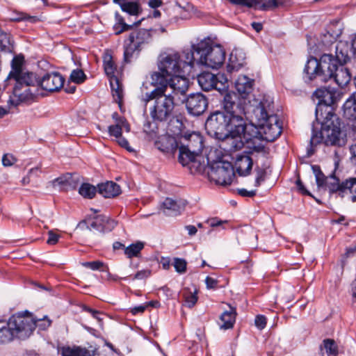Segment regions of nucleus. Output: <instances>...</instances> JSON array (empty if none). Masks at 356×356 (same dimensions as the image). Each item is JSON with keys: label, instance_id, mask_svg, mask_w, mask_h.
I'll list each match as a JSON object with an SVG mask.
<instances>
[{"label": "nucleus", "instance_id": "f257e3e1", "mask_svg": "<svg viewBox=\"0 0 356 356\" xmlns=\"http://www.w3.org/2000/svg\"><path fill=\"white\" fill-rule=\"evenodd\" d=\"M254 79L245 75H240L235 81V89L237 91L236 104L241 103L245 108V115H248L252 108V115L256 121L257 131L254 137L261 138L268 142L274 141L282 133L277 115L269 114L267 109L270 102L263 98L259 102L254 99L251 104L250 96L253 90Z\"/></svg>", "mask_w": 356, "mask_h": 356}, {"label": "nucleus", "instance_id": "f03ea898", "mask_svg": "<svg viewBox=\"0 0 356 356\" xmlns=\"http://www.w3.org/2000/svg\"><path fill=\"white\" fill-rule=\"evenodd\" d=\"M237 96L234 92H227L222 100V111L211 113L205 123L208 134L216 138L224 139L227 134L240 135L244 132L245 108L241 103L236 104Z\"/></svg>", "mask_w": 356, "mask_h": 356}, {"label": "nucleus", "instance_id": "7ed1b4c3", "mask_svg": "<svg viewBox=\"0 0 356 356\" xmlns=\"http://www.w3.org/2000/svg\"><path fill=\"white\" fill-rule=\"evenodd\" d=\"M321 124V127L319 131H316L314 128L312 129L310 138L311 149L308 150V154L312 155L314 153L312 148L321 143H324L326 145L343 146L346 143V135L341 131V122L336 115L322 119H316Z\"/></svg>", "mask_w": 356, "mask_h": 356}, {"label": "nucleus", "instance_id": "20e7f679", "mask_svg": "<svg viewBox=\"0 0 356 356\" xmlns=\"http://www.w3.org/2000/svg\"><path fill=\"white\" fill-rule=\"evenodd\" d=\"M159 70L167 75L191 74L194 68V55L189 49L181 54L175 51H168L160 54L158 60Z\"/></svg>", "mask_w": 356, "mask_h": 356}, {"label": "nucleus", "instance_id": "39448f33", "mask_svg": "<svg viewBox=\"0 0 356 356\" xmlns=\"http://www.w3.org/2000/svg\"><path fill=\"white\" fill-rule=\"evenodd\" d=\"M189 50L194 55V67L202 65L217 69L222 66L225 60L224 48L209 40H203L193 44Z\"/></svg>", "mask_w": 356, "mask_h": 356}, {"label": "nucleus", "instance_id": "423d86ee", "mask_svg": "<svg viewBox=\"0 0 356 356\" xmlns=\"http://www.w3.org/2000/svg\"><path fill=\"white\" fill-rule=\"evenodd\" d=\"M22 60L19 58H14L12 60V70L9 73L6 82L13 79L15 86L13 95L17 98L18 102H24L33 97L35 93L31 87L38 86L39 80L35 74L22 71Z\"/></svg>", "mask_w": 356, "mask_h": 356}, {"label": "nucleus", "instance_id": "0eeeda50", "mask_svg": "<svg viewBox=\"0 0 356 356\" xmlns=\"http://www.w3.org/2000/svg\"><path fill=\"white\" fill-rule=\"evenodd\" d=\"M175 99L172 93H163L160 89L146 92L143 97L146 104L151 102L149 115L154 121L158 122L167 121L173 115Z\"/></svg>", "mask_w": 356, "mask_h": 356}, {"label": "nucleus", "instance_id": "6e6552de", "mask_svg": "<svg viewBox=\"0 0 356 356\" xmlns=\"http://www.w3.org/2000/svg\"><path fill=\"white\" fill-rule=\"evenodd\" d=\"M316 182L319 189L327 191L330 193H339L343 196L349 193L353 202H356V178H350L341 183L334 175L325 176L318 165H312Z\"/></svg>", "mask_w": 356, "mask_h": 356}, {"label": "nucleus", "instance_id": "1a4fd4ad", "mask_svg": "<svg viewBox=\"0 0 356 356\" xmlns=\"http://www.w3.org/2000/svg\"><path fill=\"white\" fill-rule=\"evenodd\" d=\"M34 322L29 318H24L22 313L13 315L6 325L0 328V343L11 341L15 337L26 339L35 330Z\"/></svg>", "mask_w": 356, "mask_h": 356}, {"label": "nucleus", "instance_id": "9d476101", "mask_svg": "<svg viewBox=\"0 0 356 356\" xmlns=\"http://www.w3.org/2000/svg\"><path fill=\"white\" fill-rule=\"evenodd\" d=\"M184 138L188 140L186 145L179 147V161L183 165H190V168L196 167L197 170L202 171L205 166V162L201 163L200 154L203 148V138L199 134L193 132L186 135Z\"/></svg>", "mask_w": 356, "mask_h": 356}, {"label": "nucleus", "instance_id": "9b49d317", "mask_svg": "<svg viewBox=\"0 0 356 356\" xmlns=\"http://www.w3.org/2000/svg\"><path fill=\"white\" fill-rule=\"evenodd\" d=\"M314 95L318 99V103L316 108V118L322 119L333 116V105L341 98L340 92L333 88H321L316 90Z\"/></svg>", "mask_w": 356, "mask_h": 356}, {"label": "nucleus", "instance_id": "f8f14e48", "mask_svg": "<svg viewBox=\"0 0 356 356\" xmlns=\"http://www.w3.org/2000/svg\"><path fill=\"white\" fill-rule=\"evenodd\" d=\"M207 164L210 165L208 175L211 180L222 186L232 184L235 174L231 163L216 161L210 164L209 158H207Z\"/></svg>", "mask_w": 356, "mask_h": 356}, {"label": "nucleus", "instance_id": "ddd939ff", "mask_svg": "<svg viewBox=\"0 0 356 356\" xmlns=\"http://www.w3.org/2000/svg\"><path fill=\"white\" fill-rule=\"evenodd\" d=\"M331 60V54H323L320 60H317L314 57H309L305 65L304 72L305 77L309 81L318 79L321 82L325 80V76L326 70H330V67H332Z\"/></svg>", "mask_w": 356, "mask_h": 356}, {"label": "nucleus", "instance_id": "4468645a", "mask_svg": "<svg viewBox=\"0 0 356 356\" xmlns=\"http://www.w3.org/2000/svg\"><path fill=\"white\" fill-rule=\"evenodd\" d=\"M197 81L203 90L209 91L215 89L220 92L228 88V79L222 73L213 74L211 72H203L198 75Z\"/></svg>", "mask_w": 356, "mask_h": 356}, {"label": "nucleus", "instance_id": "2eb2a0df", "mask_svg": "<svg viewBox=\"0 0 356 356\" xmlns=\"http://www.w3.org/2000/svg\"><path fill=\"white\" fill-rule=\"evenodd\" d=\"M103 64L106 74L109 78L110 85L113 96L115 101H120L122 97V89L119 83V80L115 76L117 66L113 61L111 53L106 50L103 55Z\"/></svg>", "mask_w": 356, "mask_h": 356}, {"label": "nucleus", "instance_id": "dca6fc26", "mask_svg": "<svg viewBox=\"0 0 356 356\" xmlns=\"http://www.w3.org/2000/svg\"><path fill=\"white\" fill-rule=\"evenodd\" d=\"M332 67L326 70L325 80L323 82H327L333 79L334 82L341 88L346 86L351 80V74L348 69L343 64H337V61L331 55V60Z\"/></svg>", "mask_w": 356, "mask_h": 356}, {"label": "nucleus", "instance_id": "f3484780", "mask_svg": "<svg viewBox=\"0 0 356 356\" xmlns=\"http://www.w3.org/2000/svg\"><path fill=\"white\" fill-rule=\"evenodd\" d=\"M186 106L189 114L199 116L207 108L208 100L200 92L191 94L186 100Z\"/></svg>", "mask_w": 356, "mask_h": 356}, {"label": "nucleus", "instance_id": "a211bd4d", "mask_svg": "<svg viewBox=\"0 0 356 356\" xmlns=\"http://www.w3.org/2000/svg\"><path fill=\"white\" fill-rule=\"evenodd\" d=\"M190 74H178L170 75L169 78V90L168 93H172V96L175 99H180V96L184 95L188 88V79L185 75Z\"/></svg>", "mask_w": 356, "mask_h": 356}, {"label": "nucleus", "instance_id": "6ab92c4d", "mask_svg": "<svg viewBox=\"0 0 356 356\" xmlns=\"http://www.w3.org/2000/svg\"><path fill=\"white\" fill-rule=\"evenodd\" d=\"M64 81V78L58 73L46 74L39 80L38 86L44 90L54 92L63 86Z\"/></svg>", "mask_w": 356, "mask_h": 356}, {"label": "nucleus", "instance_id": "aec40b11", "mask_svg": "<svg viewBox=\"0 0 356 356\" xmlns=\"http://www.w3.org/2000/svg\"><path fill=\"white\" fill-rule=\"evenodd\" d=\"M252 168V160L248 154H238L235 161V169L240 176H247Z\"/></svg>", "mask_w": 356, "mask_h": 356}, {"label": "nucleus", "instance_id": "412c9836", "mask_svg": "<svg viewBox=\"0 0 356 356\" xmlns=\"http://www.w3.org/2000/svg\"><path fill=\"white\" fill-rule=\"evenodd\" d=\"M117 223L115 220L108 219L104 216H99L94 218L90 227L98 232H104L111 231Z\"/></svg>", "mask_w": 356, "mask_h": 356}, {"label": "nucleus", "instance_id": "4be33fe9", "mask_svg": "<svg viewBox=\"0 0 356 356\" xmlns=\"http://www.w3.org/2000/svg\"><path fill=\"white\" fill-rule=\"evenodd\" d=\"M98 192L106 198L118 196L121 193L120 186L113 181H106L98 184Z\"/></svg>", "mask_w": 356, "mask_h": 356}, {"label": "nucleus", "instance_id": "5701e85b", "mask_svg": "<svg viewBox=\"0 0 356 356\" xmlns=\"http://www.w3.org/2000/svg\"><path fill=\"white\" fill-rule=\"evenodd\" d=\"M170 76L167 75L162 72H155L151 76L152 84L154 86L155 89H160L163 93H168L169 90V78Z\"/></svg>", "mask_w": 356, "mask_h": 356}, {"label": "nucleus", "instance_id": "b1692460", "mask_svg": "<svg viewBox=\"0 0 356 356\" xmlns=\"http://www.w3.org/2000/svg\"><path fill=\"white\" fill-rule=\"evenodd\" d=\"M247 124H245V128L244 129V132L240 135H233L231 134H227V135L224 137V139H226L228 143L231 145V147L233 149L237 150L240 149L243 147L244 141L243 140H249L251 139V137L247 133Z\"/></svg>", "mask_w": 356, "mask_h": 356}, {"label": "nucleus", "instance_id": "393cba45", "mask_svg": "<svg viewBox=\"0 0 356 356\" xmlns=\"http://www.w3.org/2000/svg\"><path fill=\"white\" fill-rule=\"evenodd\" d=\"M244 63L245 57L243 53L236 49L233 50L229 57L227 70L230 72L237 71L244 65Z\"/></svg>", "mask_w": 356, "mask_h": 356}, {"label": "nucleus", "instance_id": "a878e982", "mask_svg": "<svg viewBox=\"0 0 356 356\" xmlns=\"http://www.w3.org/2000/svg\"><path fill=\"white\" fill-rule=\"evenodd\" d=\"M122 129L127 132L130 131V125L124 118H120L116 120V123L108 127V131L111 136L115 138V140L122 136Z\"/></svg>", "mask_w": 356, "mask_h": 356}, {"label": "nucleus", "instance_id": "bb28decb", "mask_svg": "<svg viewBox=\"0 0 356 356\" xmlns=\"http://www.w3.org/2000/svg\"><path fill=\"white\" fill-rule=\"evenodd\" d=\"M150 40V33L148 30L141 29L130 33L129 40L136 44L140 49L141 45L147 43Z\"/></svg>", "mask_w": 356, "mask_h": 356}, {"label": "nucleus", "instance_id": "cd10ccee", "mask_svg": "<svg viewBox=\"0 0 356 356\" xmlns=\"http://www.w3.org/2000/svg\"><path fill=\"white\" fill-rule=\"evenodd\" d=\"M344 118L356 120V92L353 93L343 105Z\"/></svg>", "mask_w": 356, "mask_h": 356}, {"label": "nucleus", "instance_id": "c85d7f7f", "mask_svg": "<svg viewBox=\"0 0 356 356\" xmlns=\"http://www.w3.org/2000/svg\"><path fill=\"white\" fill-rule=\"evenodd\" d=\"M161 207L163 212L168 216H177L183 209L180 204L169 197L164 200Z\"/></svg>", "mask_w": 356, "mask_h": 356}, {"label": "nucleus", "instance_id": "c756f323", "mask_svg": "<svg viewBox=\"0 0 356 356\" xmlns=\"http://www.w3.org/2000/svg\"><path fill=\"white\" fill-rule=\"evenodd\" d=\"M334 59L337 61V64L343 65L349 60L348 46L346 42L340 41L337 44Z\"/></svg>", "mask_w": 356, "mask_h": 356}, {"label": "nucleus", "instance_id": "7c9ffc66", "mask_svg": "<svg viewBox=\"0 0 356 356\" xmlns=\"http://www.w3.org/2000/svg\"><path fill=\"white\" fill-rule=\"evenodd\" d=\"M197 291L195 289L191 290L189 288H184L181 292L182 297L184 299V305L191 308L193 307L197 301Z\"/></svg>", "mask_w": 356, "mask_h": 356}, {"label": "nucleus", "instance_id": "2f4dec72", "mask_svg": "<svg viewBox=\"0 0 356 356\" xmlns=\"http://www.w3.org/2000/svg\"><path fill=\"white\" fill-rule=\"evenodd\" d=\"M113 1L118 3L124 12L130 15H136L139 12L138 5L134 0H113Z\"/></svg>", "mask_w": 356, "mask_h": 356}, {"label": "nucleus", "instance_id": "473e14b6", "mask_svg": "<svg viewBox=\"0 0 356 356\" xmlns=\"http://www.w3.org/2000/svg\"><path fill=\"white\" fill-rule=\"evenodd\" d=\"M62 354L63 356H92V353L90 350L79 346L64 347Z\"/></svg>", "mask_w": 356, "mask_h": 356}, {"label": "nucleus", "instance_id": "72a5a7b5", "mask_svg": "<svg viewBox=\"0 0 356 356\" xmlns=\"http://www.w3.org/2000/svg\"><path fill=\"white\" fill-rule=\"evenodd\" d=\"M145 247V243L142 241H137L130 244L129 246L124 248V254L127 258L131 259L133 257H138L140 256V252Z\"/></svg>", "mask_w": 356, "mask_h": 356}, {"label": "nucleus", "instance_id": "f704fd0d", "mask_svg": "<svg viewBox=\"0 0 356 356\" xmlns=\"http://www.w3.org/2000/svg\"><path fill=\"white\" fill-rule=\"evenodd\" d=\"M236 314L233 309L230 311L224 312L220 316V321L222 323L220 325V327L225 330L229 329L233 327L235 322Z\"/></svg>", "mask_w": 356, "mask_h": 356}, {"label": "nucleus", "instance_id": "c9c22d12", "mask_svg": "<svg viewBox=\"0 0 356 356\" xmlns=\"http://www.w3.org/2000/svg\"><path fill=\"white\" fill-rule=\"evenodd\" d=\"M320 349H325L327 356H337L338 355V347L333 339H326L323 341Z\"/></svg>", "mask_w": 356, "mask_h": 356}, {"label": "nucleus", "instance_id": "e433bc0d", "mask_svg": "<svg viewBox=\"0 0 356 356\" xmlns=\"http://www.w3.org/2000/svg\"><path fill=\"white\" fill-rule=\"evenodd\" d=\"M97 193V188L88 183H83L79 188V193L84 198L92 199Z\"/></svg>", "mask_w": 356, "mask_h": 356}, {"label": "nucleus", "instance_id": "4c0bfd02", "mask_svg": "<svg viewBox=\"0 0 356 356\" xmlns=\"http://www.w3.org/2000/svg\"><path fill=\"white\" fill-rule=\"evenodd\" d=\"M21 313L24 316V318H29L34 322V324L35 325V328L36 327H38L40 330H44L51 325V321L46 316H44L42 318L36 320L33 318L31 315H29L28 311H25Z\"/></svg>", "mask_w": 356, "mask_h": 356}, {"label": "nucleus", "instance_id": "58836bf2", "mask_svg": "<svg viewBox=\"0 0 356 356\" xmlns=\"http://www.w3.org/2000/svg\"><path fill=\"white\" fill-rule=\"evenodd\" d=\"M140 48L134 42H131L129 39L125 42V47L124 51V60L128 61L129 59L132 57L134 53L136 51H140Z\"/></svg>", "mask_w": 356, "mask_h": 356}, {"label": "nucleus", "instance_id": "ea45409f", "mask_svg": "<svg viewBox=\"0 0 356 356\" xmlns=\"http://www.w3.org/2000/svg\"><path fill=\"white\" fill-rule=\"evenodd\" d=\"M86 79V74L81 70H74L70 74V80L75 83H81Z\"/></svg>", "mask_w": 356, "mask_h": 356}, {"label": "nucleus", "instance_id": "a19ab883", "mask_svg": "<svg viewBox=\"0 0 356 356\" xmlns=\"http://www.w3.org/2000/svg\"><path fill=\"white\" fill-rule=\"evenodd\" d=\"M230 3L235 5L246 6L248 8L257 7L260 3V0H228Z\"/></svg>", "mask_w": 356, "mask_h": 356}, {"label": "nucleus", "instance_id": "79ce46f5", "mask_svg": "<svg viewBox=\"0 0 356 356\" xmlns=\"http://www.w3.org/2000/svg\"><path fill=\"white\" fill-rule=\"evenodd\" d=\"M186 265L187 263L185 259L180 258L174 259L173 266L177 273L180 274L185 273L186 270Z\"/></svg>", "mask_w": 356, "mask_h": 356}, {"label": "nucleus", "instance_id": "37998d69", "mask_svg": "<svg viewBox=\"0 0 356 356\" xmlns=\"http://www.w3.org/2000/svg\"><path fill=\"white\" fill-rule=\"evenodd\" d=\"M279 6V3L277 0H260L259 7L261 10H268L271 8H277Z\"/></svg>", "mask_w": 356, "mask_h": 356}, {"label": "nucleus", "instance_id": "c03bdc74", "mask_svg": "<svg viewBox=\"0 0 356 356\" xmlns=\"http://www.w3.org/2000/svg\"><path fill=\"white\" fill-rule=\"evenodd\" d=\"M72 175L67 174L64 176H61L58 177L52 181V184L56 186H67L70 184V179H72Z\"/></svg>", "mask_w": 356, "mask_h": 356}, {"label": "nucleus", "instance_id": "a18cd8bd", "mask_svg": "<svg viewBox=\"0 0 356 356\" xmlns=\"http://www.w3.org/2000/svg\"><path fill=\"white\" fill-rule=\"evenodd\" d=\"M82 266L90 268L92 270H100L102 267L104 266V264L100 261H86L83 262Z\"/></svg>", "mask_w": 356, "mask_h": 356}, {"label": "nucleus", "instance_id": "49530a36", "mask_svg": "<svg viewBox=\"0 0 356 356\" xmlns=\"http://www.w3.org/2000/svg\"><path fill=\"white\" fill-rule=\"evenodd\" d=\"M267 323V320L264 315H257L254 319L255 326L260 330L264 329Z\"/></svg>", "mask_w": 356, "mask_h": 356}, {"label": "nucleus", "instance_id": "de8ad7c7", "mask_svg": "<svg viewBox=\"0 0 356 356\" xmlns=\"http://www.w3.org/2000/svg\"><path fill=\"white\" fill-rule=\"evenodd\" d=\"M115 140L120 147L124 148L129 152H135L134 149L129 145L128 140L125 138L122 137V136Z\"/></svg>", "mask_w": 356, "mask_h": 356}, {"label": "nucleus", "instance_id": "09e8293b", "mask_svg": "<svg viewBox=\"0 0 356 356\" xmlns=\"http://www.w3.org/2000/svg\"><path fill=\"white\" fill-rule=\"evenodd\" d=\"M115 140L120 147L124 148L129 152H135L134 149L129 145L128 140L125 138L122 137V136Z\"/></svg>", "mask_w": 356, "mask_h": 356}, {"label": "nucleus", "instance_id": "8fccbe9b", "mask_svg": "<svg viewBox=\"0 0 356 356\" xmlns=\"http://www.w3.org/2000/svg\"><path fill=\"white\" fill-rule=\"evenodd\" d=\"M15 162V157L10 154H5L2 157V164L6 167L11 166Z\"/></svg>", "mask_w": 356, "mask_h": 356}, {"label": "nucleus", "instance_id": "3c124183", "mask_svg": "<svg viewBox=\"0 0 356 356\" xmlns=\"http://www.w3.org/2000/svg\"><path fill=\"white\" fill-rule=\"evenodd\" d=\"M151 275V270L149 269H143L138 271L134 277V280H143L149 277Z\"/></svg>", "mask_w": 356, "mask_h": 356}, {"label": "nucleus", "instance_id": "603ef678", "mask_svg": "<svg viewBox=\"0 0 356 356\" xmlns=\"http://www.w3.org/2000/svg\"><path fill=\"white\" fill-rule=\"evenodd\" d=\"M9 38L6 33L0 35V51L5 50L8 44H9Z\"/></svg>", "mask_w": 356, "mask_h": 356}, {"label": "nucleus", "instance_id": "864d4df0", "mask_svg": "<svg viewBox=\"0 0 356 356\" xmlns=\"http://www.w3.org/2000/svg\"><path fill=\"white\" fill-rule=\"evenodd\" d=\"M205 284L207 289H215L218 285V281L209 276H207L205 279Z\"/></svg>", "mask_w": 356, "mask_h": 356}, {"label": "nucleus", "instance_id": "5fc2aeb1", "mask_svg": "<svg viewBox=\"0 0 356 356\" xmlns=\"http://www.w3.org/2000/svg\"><path fill=\"white\" fill-rule=\"evenodd\" d=\"M59 237L58 234H56L51 231L49 232V238L47 242L49 245H54L58 241Z\"/></svg>", "mask_w": 356, "mask_h": 356}, {"label": "nucleus", "instance_id": "6e6d98bb", "mask_svg": "<svg viewBox=\"0 0 356 356\" xmlns=\"http://www.w3.org/2000/svg\"><path fill=\"white\" fill-rule=\"evenodd\" d=\"M146 308H147V305H145V304L140 305H138V306H136V307H134L133 308H131V312L132 314L136 315L138 314L143 313L145 312V310L146 309Z\"/></svg>", "mask_w": 356, "mask_h": 356}, {"label": "nucleus", "instance_id": "4d7b16f0", "mask_svg": "<svg viewBox=\"0 0 356 356\" xmlns=\"http://www.w3.org/2000/svg\"><path fill=\"white\" fill-rule=\"evenodd\" d=\"M238 194L243 197H253L256 195V191H248L246 189L242 188L238 190Z\"/></svg>", "mask_w": 356, "mask_h": 356}, {"label": "nucleus", "instance_id": "13d9d810", "mask_svg": "<svg viewBox=\"0 0 356 356\" xmlns=\"http://www.w3.org/2000/svg\"><path fill=\"white\" fill-rule=\"evenodd\" d=\"M265 179V172L260 170L257 172L256 179H255V186H260L261 183L264 181Z\"/></svg>", "mask_w": 356, "mask_h": 356}, {"label": "nucleus", "instance_id": "bf43d9fd", "mask_svg": "<svg viewBox=\"0 0 356 356\" xmlns=\"http://www.w3.org/2000/svg\"><path fill=\"white\" fill-rule=\"evenodd\" d=\"M227 220L223 221V220H219L217 218H212L209 220V223L210 226L213 227L220 226L222 224L227 223Z\"/></svg>", "mask_w": 356, "mask_h": 356}, {"label": "nucleus", "instance_id": "052dcab7", "mask_svg": "<svg viewBox=\"0 0 356 356\" xmlns=\"http://www.w3.org/2000/svg\"><path fill=\"white\" fill-rule=\"evenodd\" d=\"M129 29V26L125 23L119 24L114 26V29L116 34H120L122 32L127 30Z\"/></svg>", "mask_w": 356, "mask_h": 356}, {"label": "nucleus", "instance_id": "680f3d73", "mask_svg": "<svg viewBox=\"0 0 356 356\" xmlns=\"http://www.w3.org/2000/svg\"><path fill=\"white\" fill-rule=\"evenodd\" d=\"M296 186L298 190L304 195H310L309 192L305 188L302 182L300 181V179H298L296 181Z\"/></svg>", "mask_w": 356, "mask_h": 356}, {"label": "nucleus", "instance_id": "e2e57ef3", "mask_svg": "<svg viewBox=\"0 0 356 356\" xmlns=\"http://www.w3.org/2000/svg\"><path fill=\"white\" fill-rule=\"evenodd\" d=\"M185 228L190 236H194L197 232V228L194 225H186Z\"/></svg>", "mask_w": 356, "mask_h": 356}, {"label": "nucleus", "instance_id": "0e129e2a", "mask_svg": "<svg viewBox=\"0 0 356 356\" xmlns=\"http://www.w3.org/2000/svg\"><path fill=\"white\" fill-rule=\"evenodd\" d=\"M350 151L352 155V160L356 163V144L352 145L350 146Z\"/></svg>", "mask_w": 356, "mask_h": 356}, {"label": "nucleus", "instance_id": "69168bd1", "mask_svg": "<svg viewBox=\"0 0 356 356\" xmlns=\"http://www.w3.org/2000/svg\"><path fill=\"white\" fill-rule=\"evenodd\" d=\"M161 4V0H149V5L152 8H157Z\"/></svg>", "mask_w": 356, "mask_h": 356}, {"label": "nucleus", "instance_id": "338daca9", "mask_svg": "<svg viewBox=\"0 0 356 356\" xmlns=\"http://www.w3.org/2000/svg\"><path fill=\"white\" fill-rule=\"evenodd\" d=\"M252 25V27L257 31V32H259L260 31H261L262 28H263V26L261 23H259V22H252L251 24Z\"/></svg>", "mask_w": 356, "mask_h": 356}, {"label": "nucleus", "instance_id": "774afa93", "mask_svg": "<svg viewBox=\"0 0 356 356\" xmlns=\"http://www.w3.org/2000/svg\"><path fill=\"white\" fill-rule=\"evenodd\" d=\"M352 291L353 299L356 301V278L352 284Z\"/></svg>", "mask_w": 356, "mask_h": 356}]
</instances>
